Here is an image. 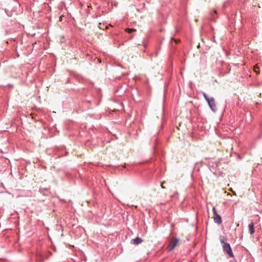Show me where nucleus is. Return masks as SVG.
I'll return each instance as SVG.
<instances>
[{"instance_id": "1", "label": "nucleus", "mask_w": 262, "mask_h": 262, "mask_svg": "<svg viewBox=\"0 0 262 262\" xmlns=\"http://www.w3.org/2000/svg\"><path fill=\"white\" fill-rule=\"evenodd\" d=\"M222 247L223 250L225 253L228 254L230 257H234L230 245L229 243L225 244L224 245H223Z\"/></svg>"}, {"instance_id": "2", "label": "nucleus", "mask_w": 262, "mask_h": 262, "mask_svg": "<svg viewBox=\"0 0 262 262\" xmlns=\"http://www.w3.org/2000/svg\"><path fill=\"white\" fill-rule=\"evenodd\" d=\"M207 102L212 111L215 112L217 110V108L216 107L214 98L213 97L209 98Z\"/></svg>"}, {"instance_id": "3", "label": "nucleus", "mask_w": 262, "mask_h": 262, "mask_svg": "<svg viewBox=\"0 0 262 262\" xmlns=\"http://www.w3.org/2000/svg\"><path fill=\"white\" fill-rule=\"evenodd\" d=\"M214 222L218 224H221L222 222V217L221 215L217 214L214 207L213 208Z\"/></svg>"}, {"instance_id": "4", "label": "nucleus", "mask_w": 262, "mask_h": 262, "mask_svg": "<svg viewBox=\"0 0 262 262\" xmlns=\"http://www.w3.org/2000/svg\"><path fill=\"white\" fill-rule=\"evenodd\" d=\"M179 242V239L178 238L174 237L173 240L170 242L168 245V251L170 252L173 250L175 248Z\"/></svg>"}, {"instance_id": "5", "label": "nucleus", "mask_w": 262, "mask_h": 262, "mask_svg": "<svg viewBox=\"0 0 262 262\" xmlns=\"http://www.w3.org/2000/svg\"><path fill=\"white\" fill-rule=\"evenodd\" d=\"M142 242L143 239L137 236L135 238L132 239L130 243L133 245H137L142 243Z\"/></svg>"}, {"instance_id": "6", "label": "nucleus", "mask_w": 262, "mask_h": 262, "mask_svg": "<svg viewBox=\"0 0 262 262\" xmlns=\"http://www.w3.org/2000/svg\"><path fill=\"white\" fill-rule=\"evenodd\" d=\"M214 165L215 164L213 163V162L208 163L209 168L213 173H215L216 172L215 167ZM215 165H217V164H215Z\"/></svg>"}, {"instance_id": "7", "label": "nucleus", "mask_w": 262, "mask_h": 262, "mask_svg": "<svg viewBox=\"0 0 262 262\" xmlns=\"http://www.w3.org/2000/svg\"><path fill=\"white\" fill-rule=\"evenodd\" d=\"M248 227L249 229L250 233L251 235H252L255 232V229H254V225L253 222H251L250 224H249Z\"/></svg>"}, {"instance_id": "8", "label": "nucleus", "mask_w": 262, "mask_h": 262, "mask_svg": "<svg viewBox=\"0 0 262 262\" xmlns=\"http://www.w3.org/2000/svg\"><path fill=\"white\" fill-rule=\"evenodd\" d=\"M227 238L224 236H221L220 237V241L222 245L223 246L225 244H228V243L227 242Z\"/></svg>"}, {"instance_id": "9", "label": "nucleus", "mask_w": 262, "mask_h": 262, "mask_svg": "<svg viewBox=\"0 0 262 262\" xmlns=\"http://www.w3.org/2000/svg\"><path fill=\"white\" fill-rule=\"evenodd\" d=\"M136 30L132 28H127L126 29V31L128 33H132L133 32L136 31Z\"/></svg>"}, {"instance_id": "10", "label": "nucleus", "mask_w": 262, "mask_h": 262, "mask_svg": "<svg viewBox=\"0 0 262 262\" xmlns=\"http://www.w3.org/2000/svg\"><path fill=\"white\" fill-rule=\"evenodd\" d=\"M202 94L206 101H208V99H209V97L207 95V94L204 92H202Z\"/></svg>"}, {"instance_id": "11", "label": "nucleus", "mask_w": 262, "mask_h": 262, "mask_svg": "<svg viewBox=\"0 0 262 262\" xmlns=\"http://www.w3.org/2000/svg\"><path fill=\"white\" fill-rule=\"evenodd\" d=\"M254 72H255L256 74H259V73H260L259 70H258V68L254 67Z\"/></svg>"}, {"instance_id": "12", "label": "nucleus", "mask_w": 262, "mask_h": 262, "mask_svg": "<svg viewBox=\"0 0 262 262\" xmlns=\"http://www.w3.org/2000/svg\"><path fill=\"white\" fill-rule=\"evenodd\" d=\"M59 200H60V201H61V202H66V203L67 202H66V200H65V199H61V198H59Z\"/></svg>"}, {"instance_id": "13", "label": "nucleus", "mask_w": 262, "mask_h": 262, "mask_svg": "<svg viewBox=\"0 0 262 262\" xmlns=\"http://www.w3.org/2000/svg\"><path fill=\"white\" fill-rule=\"evenodd\" d=\"M85 102H87V103H89L90 104H91L92 100H85Z\"/></svg>"}, {"instance_id": "14", "label": "nucleus", "mask_w": 262, "mask_h": 262, "mask_svg": "<svg viewBox=\"0 0 262 262\" xmlns=\"http://www.w3.org/2000/svg\"><path fill=\"white\" fill-rule=\"evenodd\" d=\"M171 39L174 40V39L172 37L171 38ZM174 41H176V43H178L180 41V40L179 39H178V40L174 39Z\"/></svg>"}, {"instance_id": "15", "label": "nucleus", "mask_w": 262, "mask_h": 262, "mask_svg": "<svg viewBox=\"0 0 262 262\" xmlns=\"http://www.w3.org/2000/svg\"><path fill=\"white\" fill-rule=\"evenodd\" d=\"M62 16H60L59 21H62Z\"/></svg>"}, {"instance_id": "16", "label": "nucleus", "mask_w": 262, "mask_h": 262, "mask_svg": "<svg viewBox=\"0 0 262 262\" xmlns=\"http://www.w3.org/2000/svg\"><path fill=\"white\" fill-rule=\"evenodd\" d=\"M158 51H157L156 53V56H157L158 55Z\"/></svg>"}, {"instance_id": "17", "label": "nucleus", "mask_w": 262, "mask_h": 262, "mask_svg": "<svg viewBox=\"0 0 262 262\" xmlns=\"http://www.w3.org/2000/svg\"><path fill=\"white\" fill-rule=\"evenodd\" d=\"M200 47V44H199L198 46H197V48H199Z\"/></svg>"}, {"instance_id": "18", "label": "nucleus", "mask_w": 262, "mask_h": 262, "mask_svg": "<svg viewBox=\"0 0 262 262\" xmlns=\"http://www.w3.org/2000/svg\"><path fill=\"white\" fill-rule=\"evenodd\" d=\"M164 183V182H163V183H162L161 184V186H162V188H164V187L163 186V183Z\"/></svg>"}, {"instance_id": "19", "label": "nucleus", "mask_w": 262, "mask_h": 262, "mask_svg": "<svg viewBox=\"0 0 262 262\" xmlns=\"http://www.w3.org/2000/svg\"><path fill=\"white\" fill-rule=\"evenodd\" d=\"M223 191L224 192V193L225 194L226 193V191H224V190H223Z\"/></svg>"}]
</instances>
